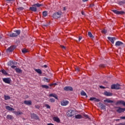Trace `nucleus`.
<instances>
[{
	"instance_id": "1",
	"label": "nucleus",
	"mask_w": 125,
	"mask_h": 125,
	"mask_svg": "<svg viewBox=\"0 0 125 125\" xmlns=\"http://www.w3.org/2000/svg\"><path fill=\"white\" fill-rule=\"evenodd\" d=\"M61 15H62V11H58L53 14V18L54 19H58V18H60V17H61Z\"/></svg>"
},
{
	"instance_id": "2",
	"label": "nucleus",
	"mask_w": 125,
	"mask_h": 125,
	"mask_svg": "<svg viewBox=\"0 0 125 125\" xmlns=\"http://www.w3.org/2000/svg\"><path fill=\"white\" fill-rule=\"evenodd\" d=\"M21 32L20 30H16L15 31V33H11L9 35V37L11 38H15L16 37H18L19 35H20Z\"/></svg>"
},
{
	"instance_id": "3",
	"label": "nucleus",
	"mask_w": 125,
	"mask_h": 125,
	"mask_svg": "<svg viewBox=\"0 0 125 125\" xmlns=\"http://www.w3.org/2000/svg\"><path fill=\"white\" fill-rule=\"evenodd\" d=\"M76 112L74 110L70 109L67 112V116L68 117H74Z\"/></svg>"
},
{
	"instance_id": "4",
	"label": "nucleus",
	"mask_w": 125,
	"mask_h": 125,
	"mask_svg": "<svg viewBox=\"0 0 125 125\" xmlns=\"http://www.w3.org/2000/svg\"><path fill=\"white\" fill-rule=\"evenodd\" d=\"M116 111L117 113H119V114H121V113H124V111H125V108H122L121 107H116Z\"/></svg>"
},
{
	"instance_id": "5",
	"label": "nucleus",
	"mask_w": 125,
	"mask_h": 125,
	"mask_svg": "<svg viewBox=\"0 0 125 125\" xmlns=\"http://www.w3.org/2000/svg\"><path fill=\"white\" fill-rule=\"evenodd\" d=\"M121 85L119 84H112L111 86V89H120Z\"/></svg>"
},
{
	"instance_id": "6",
	"label": "nucleus",
	"mask_w": 125,
	"mask_h": 125,
	"mask_svg": "<svg viewBox=\"0 0 125 125\" xmlns=\"http://www.w3.org/2000/svg\"><path fill=\"white\" fill-rule=\"evenodd\" d=\"M112 11L115 14H118V15L121 14V15L123 14H125V12L123 11H119L117 10H112Z\"/></svg>"
},
{
	"instance_id": "7",
	"label": "nucleus",
	"mask_w": 125,
	"mask_h": 125,
	"mask_svg": "<svg viewBox=\"0 0 125 125\" xmlns=\"http://www.w3.org/2000/svg\"><path fill=\"white\" fill-rule=\"evenodd\" d=\"M64 90L66 91H73V87L71 86H65L64 88Z\"/></svg>"
},
{
	"instance_id": "8",
	"label": "nucleus",
	"mask_w": 125,
	"mask_h": 125,
	"mask_svg": "<svg viewBox=\"0 0 125 125\" xmlns=\"http://www.w3.org/2000/svg\"><path fill=\"white\" fill-rule=\"evenodd\" d=\"M15 46H11L7 49V52H12L14 50Z\"/></svg>"
},
{
	"instance_id": "9",
	"label": "nucleus",
	"mask_w": 125,
	"mask_h": 125,
	"mask_svg": "<svg viewBox=\"0 0 125 125\" xmlns=\"http://www.w3.org/2000/svg\"><path fill=\"white\" fill-rule=\"evenodd\" d=\"M69 104V101H62L61 102L62 106H67Z\"/></svg>"
},
{
	"instance_id": "10",
	"label": "nucleus",
	"mask_w": 125,
	"mask_h": 125,
	"mask_svg": "<svg viewBox=\"0 0 125 125\" xmlns=\"http://www.w3.org/2000/svg\"><path fill=\"white\" fill-rule=\"evenodd\" d=\"M31 119H35V120H39V116L35 113H33L31 115Z\"/></svg>"
},
{
	"instance_id": "11",
	"label": "nucleus",
	"mask_w": 125,
	"mask_h": 125,
	"mask_svg": "<svg viewBox=\"0 0 125 125\" xmlns=\"http://www.w3.org/2000/svg\"><path fill=\"white\" fill-rule=\"evenodd\" d=\"M108 40H109V41H110V42H112V43L114 44V41H116V38L115 37H108L107 38Z\"/></svg>"
},
{
	"instance_id": "12",
	"label": "nucleus",
	"mask_w": 125,
	"mask_h": 125,
	"mask_svg": "<svg viewBox=\"0 0 125 125\" xmlns=\"http://www.w3.org/2000/svg\"><path fill=\"white\" fill-rule=\"evenodd\" d=\"M3 82L5 83H10V78H4L3 79Z\"/></svg>"
},
{
	"instance_id": "13",
	"label": "nucleus",
	"mask_w": 125,
	"mask_h": 125,
	"mask_svg": "<svg viewBox=\"0 0 125 125\" xmlns=\"http://www.w3.org/2000/svg\"><path fill=\"white\" fill-rule=\"evenodd\" d=\"M89 100L90 101H95V102H99V101H100L99 99H96V98H94V97L90 98Z\"/></svg>"
},
{
	"instance_id": "14",
	"label": "nucleus",
	"mask_w": 125,
	"mask_h": 125,
	"mask_svg": "<svg viewBox=\"0 0 125 125\" xmlns=\"http://www.w3.org/2000/svg\"><path fill=\"white\" fill-rule=\"evenodd\" d=\"M29 10L36 12L37 10V7H35L34 6H32V7H30Z\"/></svg>"
},
{
	"instance_id": "15",
	"label": "nucleus",
	"mask_w": 125,
	"mask_h": 125,
	"mask_svg": "<svg viewBox=\"0 0 125 125\" xmlns=\"http://www.w3.org/2000/svg\"><path fill=\"white\" fill-rule=\"evenodd\" d=\"M104 95H105V96H112L113 94L110 92L105 91Z\"/></svg>"
},
{
	"instance_id": "16",
	"label": "nucleus",
	"mask_w": 125,
	"mask_h": 125,
	"mask_svg": "<svg viewBox=\"0 0 125 125\" xmlns=\"http://www.w3.org/2000/svg\"><path fill=\"white\" fill-rule=\"evenodd\" d=\"M123 44H124V43L121 41H117L115 43L116 46H120L123 45Z\"/></svg>"
},
{
	"instance_id": "17",
	"label": "nucleus",
	"mask_w": 125,
	"mask_h": 125,
	"mask_svg": "<svg viewBox=\"0 0 125 125\" xmlns=\"http://www.w3.org/2000/svg\"><path fill=\"white\" fill-rule=\"evenodd\" d=\"M115 105H124V101L121 100L118 101L115 103Z\"/></svg>"
},
{
	"instance_id": "18",
	"label": "nucleus",
	"mask_w": 125,
	"mask_h": 125,
	"mask_svg": "<svg viewBox=\"0 0 125 125\" xmlns=\"http://www.w3.org/2000/svg\"><path fill=\"white\" fill-rule=\"evenodd\" d=\"M23 103L25 104V105H32V101L31 100L24 101Z\"/></svg>"
},
{
	"instance_id": "19",
	"label": "nucleus",
	"mask_w": 125,
	"mask_h": 125,
	"mask_svg": "<svg viewBox=\"0 0 125 125\" xmlns=\"http://www.w3.org/2000/svg\"><path fill=\"white\" fill-rule=\"evenodd\" d=\"M49 96L50 97H54L55 99H58V96L56 94H50Z\"/></svg>"
},
{
	"instance_id": "20",
	"label": "nucleus",
	"mask_w": 125,
	"mask_h": 125,
	"mask_svg": "<svg viewBox=\"0 0 125 125\" xmlns=\"http://www.w3.org/2000/svg\"><path fill=\"white\" fill-rule=\"evenodd\" d=\"M32 6H35L36 8L37 7H41V6H42V4L37 3H36V4H34L32 5Z\"/></svg>"
},
{
	"instance_id": "21",
	"label": "nucleus",
	"mask_w": 125,
	"mask_h": 125,
	"mask_svg": "<svg viewBox=\"0 0 125 125\" xmlns=\"http://www.w3.org/2000/svg\"><path fill=\"white\" fill-rule=\"evenodd\" d=\"M53 120H54V122H56L57 123H60V119L58 117H54Z\"/></svg>"
},
{
	"instance_id": "22",
	"label": "nucleus",
	"mask_w": 125,
	"mask_h": 125,
	"mask_svg": "<svg viewBox=\"0 0 125 125\" xmlns=\"http://www.w3.org/2000/svg\"><path fill=\"white\" fill-rule=\"evenodd\" d=\"M5 108L8 111H14V108L10 107L9 106H6Z\"/></svg>"
},
{
	"instance_id": "23",
	"label": "nucleus",
	"mask_w": 125,
	"mask_h": 125,
	"mask_svg": "<svg viewBox=\"0 0 125 125\" xmlns=\"http://www.w3.org/2000/svg\"><path fill=\"white\" fill-rule=\"evenodd\" d=\"M14 114H15L16 115V116H19V115H22V114H23V112H22V111H14Z\"/></svg>"
},
{
	"instance_id": "24",
	"label": "nucleus",
	"mask_w": 125,
	"mask_h": 125,
	"mask_svg": "<svg viewBox=\"0 0 125 125\" xmlns=\"http://www.w3.org/2000/svg\"><path fill=\"white\" fill-rule=\"evenodd\" d=\"M15 71L17 73H19V74H21V73H22V70L19 68H15Z\"/></svg>"
},
{
	"instance_id": "25",
	"label": "nucleus",
	"mask_w": 125,
	"mask_h": 125,
	"mask_svg": "<svg viewBox=\"0 0 125 125\" xmlns=\"http://www.w3.org/2000/svg\"><path fill=\"white\" fill-rule=\"evenodd\" d=\"M35 72H37L38 74H42V70H41L40 69H36L35 70Z\"/></svg>"
},
{
	"instance_id": "26",
	"label": "nucleus",
	"mask_w": 125,
	"mask_h": 125,
	"mask_svg": "<svg viewBox=\"0 0 125 125\" xmlns=\"http://www.w3.org/2000/svg\"><path fill=\"white\" fill-rule=\"evenodd\" d=\"M104 102H107V103H113L114 101H111L109 99H106V100H104Z\"/></svg>"
},
{
	"instance_id": "27",
	"label": "nucleus",
	"mask_w": 125,
	"mask_h": 125,
	"mask_svg": "<svg viewBox=\"0 0 125 125\" xmlns=\"http://www.w3.org/2000/svg\"><path fill=\"white\" fill-rule=\"evenodd\" d=\"M81 95H82V96H86V97H87V96H86V93L83 90L82 91Z\"/></svg>"
},
{
	"instance_id": "28",
	"label": "nucleus",
	"mask_w": 125,
	"mask_h": 125,
	"mask_svg": "<svg viewBox=\"0 0 125 125\" xmlns=\"http://www.w3.org/2000/svg\"><path fill=\"white\" fill-rule=\"evenodd\" d=\"M105 107H106V106H105V105H104V104H101V109L102 110H104V109H106Z\"/></svg>"
},
{
	"instance_id": "29",
	"label": "nucleus",
	"mask_w": 125,
	"mask_h": 125,
	"mask_svg": "<svg viewBox=\"0 0 125 125\" xmlns=\"http://www.w3.org/2000/svg\"><path fill=\"white\" fill-rule=\"evenodd\" d=\"M42 88H45L46 89H48V88H49V86H48L47 85H42Z\"/></svg>"
},
{
	"instance_id": "30",
	"label": "nucleus",
	"mask_w": 125,
	"mask_h": 125,
	"mask_svg": "<svg viewBox=\"0 0 125 125\" xmlns=\"http://www.w3.org/2000/svg\"><path fill=\"white\" fill-rule=\"evenodd\" d=\"M42 15L44 16V17H46L47 16V11H45L42 12Z\"/></svg>"
},
{
	"instance_id": "31",
	"label": "nucleus",
	"mask_w": 125,
	"mask_h": 125,
	"mask_svg": "<svg viewBox=\"0 0 125 125\" xmlns=\"http://www.w3.org/2000/svg\"><path fill=\"white\" fill-rule=\"evenodd\" d=\"M88 36L90 37L92 39H93L94 37L93 35H92V34L90 32H88Z\"/></svg>"
},
{
	"instance_id": "32",
	"label": "nucleus",
	"mask_w": 125,
	"mask_h": 125,
	"mask_svg": "<svg viewBox=\"0 0 125 125\" xmlns=\"http://www.w3.org/2000/svg\"><path fill=\"white\" fill-rule=\"evenodd\" d=\"M4 97L5 100H9V99H10V96H9L4 95Z\"/></svg>"
},
{
	"instance_id": "33",
	"label": "nucleus",
	"mask_w": 125,
	"mask_h": 125,
	"mask_svg": "<svg viewBox=\"0 0 125 125\" xmlns=\"http://www.w3.org/2000/svg\"><path fill=\"white\" fill-rule=\"evenodd\" d=\"M44 82H45L46 83H49L50 81V79L46 78H44Z\"/></svg>"
},
{
	"instance_id": "34",
	"label": "nucleus",
	"mask_w": 125,
	"mask_h": 125,
	"mask_svg": "<svg viewBox=\"0 0 125 125\" xmlns=\"http://www.w3.org/2000/svg\"><path fill=\"white\" fill-rule=\"evenodd\" d=\"M82 115L80 114L75 116V119H82Z\"/></svg>"
},
{
	"instance_id": "35",
	"label": "nucleus",
	"mask_w": 125,
	"mask_h": 125,
	"mask_svg": "<svg viewBox=\"0 0 125 125\" xmlns=\"http://www.w3.org/2000/svg\"><path fill=\"white\" fill-rule=\"evenodd\" d=\"M13 117H12V116L11 115H7V119H8V120H12Z\"/></svg>"
},
{
	"instance_id": "36",
	"label": "nucleus",
	"mask_w": 125,
	"mask_h": 125,
	"mask_svg": "<svg viewBox=\"0 0 125 125\" xmlns=\"http://www.w3.org/2000/svg\"><path fill=\"white\" fill-rule=\"evenodd\" d=\"M49 101H50V102H51V103H54V102H55V99L51 98L49 99Z\"/></svg>"
},
{
	"instance_id": "37",
	"label": "nucleus",
	"mask_w": 125,
	"mask_h": 125,
	"mask_svg": "<svg viewBox=\"0 0 125 125\" xmlns=\"http://www.w3.org/2000/svg\"><path fill=\"white\" fill-rule=\"evenodd\" d=\"M27 52H28V50L26 49H23V50H22V53H27Z\"/></svg>"
},
{
	"instance_id": "38",
	"label": "nucleus",
	"mask_w": 125,
	"mask_h": 125,
	"mask_svg": "<svg viewBox=\"0 0 125 125\" xmlns=\"http://www.w3.org/2000/svg\"><path fill=\"white\" fill-rule=\"evenodd\" d=\"M100 68H105V64H101L99 65Z\"/></svg>"
},
{
	"instance_id": "39",
	"label": "nucleus",
	"mask_w": 125,
	"mask_h": 125,
	"mask_svg": "<svg viewBox=\"0 0 125 125\" xmlns=\"http://www.w3.org/2000/svg\"><path fill=\"white\" fill-rule=\"evenodd\" d=\"M1 72L2 74H4V75H6L7 74L6 71L3 69L1 70Z\"/></svg>"
},
{
	"instance_id": "40",
	"label": "nucleus",
	"mask_w": 125,
	"mask_h": 125,
	"mask_svg": "<svg viewBox=\"0 0 125 125\" xmlns=\"http://www.w3.org/2000/svg\"><path fill=\"white\" fill-rule=\"evenodd\" d=\"M45 106L47 109H50V106L48 105V104H45Z\"/></svg>"
},
{
	"instance_id": "41",
	"label": "nucleus",
	"mask_w": 125,
	"mask_h": 125,
	"mask_svg": "<svg viewBox=\"0 0 125 125\" xmlns=\"http://www.w3.org/2000/svg\"><path fill=\"white\" fill-rule=\"evenodd\" d=\"M102 34H106V33H107V30L104 29L102 31Z\"/></svg>"
},
{
	"instance_id": "42",
	"label": "nucleus",
	"mask_w": 125,
	"mask_h": 125,
	"mask_svg": "<svg viewBox=\"0 0 125 125\" xmlns=\"http://www.w3.org/2000/svg\"><path fill=\"white\" fill-rule=\"evenodd\" d=\"M18 9H19V10H23V9H24V8H23L22 7H19L18 8Z\"/></svg>"
},
{
	"instance_id": "43",
	"label": "nucleus",
	"mask_w": 125,
	"mask_h": 125,
	"mask_svg": "<svg viewBox=\"0 0 125 125\" xmlns=\"http://www.w3.org/2000/svg\"><path fill=\"white\" fill-rule=\"evenodd\" d=\"M35 107L36 108V109H40V107L39 105H35Z\"/></svg>"
},
{
	"instance_id": "44",
	"label": "nucleus",
	"mask_w": 125,
	"mask_h": 125,
	"mask_svg": "<svg viewBox=\"0 0 125 125\" xmlns=\"http://www.w3.org/2000/svg\"><path fill=\"white\" fill-rule=\"evenodd\" d=\"M8 65L9 66H11V65H12V62H8Z\"/></svg>"
},
{
	"instance_id": "45",
	"label": "nucleus",
	"mask_w": 125,
	"mask_h": 125,
	"mask_svg": "<svg viewBox=\"0 0 125 125\" xmlns=\"http://www.w3.org/2000/svg\"><path fill=\"white\" fill-rule=\"evenodd\" d=\"M7 2H13V0H5Z\"/></svg>"
},
{
	"instance_id": "46",
	"label": "nucleus",
	"mask_w": 125,
	"mask_h": 125,
	"mask_svg": "<svg viewBox=\"0 0 125 125\" xmlns=\"http://www.w3.org/2000/svg\"><path fill=\"white\" fill-rule=\"evenodd\" d=\"M61 48H62V49H66V47L63 46V45H61Z\"/></svg>"
},
{
	"instance_id": "47",
	"label": "nucleus",
	"mask_w": 125,
	"mask_h": 125,
	"mask_svg": "<svg viewBox=\"0 0 125 125\" xmlns=\"http://www.w3.org/2000/svg\"><path fill=\"white\" fill-rule=\"evenodd\" d=\"M120 119L121 120H125V116H122L120 117Z\"/></svg>"
},
{
	"instance_id": "48",
	"label": "nucleus",
	"mask_w": 125,
	"mask_h": 125,
	"mask_svg": "<svg viewBox=\"0 0 125 125\" xmlns=\"http://www.w3.org/2000/svg\"><path fill=\"white\" fill-rule=\"evenodd\" d=\"M80 70V67H77L76 68V70L78 71V72H79Z\"/></svg>"
},
{
	"instance_id": "49",
	"label": "nucleus",
	"mask_w": 125,
	"mask_h": 125,
	"mask_svg": "<svg viewBox=\"0 0 125 125\" xmlns=\"http://www.w3.org/2000/svg\"><path fill=\"white\" fill-rule=\"evenodd\" d=\"M17 66H16V65H12L11 66V68H12L13 69H14V68H16Z\"/></svg>"
},
{
	"instance_id": "50",
	"label": "nucleus",
	"mask_w": 125,
	"mask_h": 125,
	"mask_svg": "<svg viewBox=\"0 0 125 125\" xmlns=\"http://www.w3.org/2000/svg\"><path fill=\"white\" fill-rule=\"evenodd\" d=\"M63 11H66V10H67V9H66V7H63Z\"/></svg>"
},
{
	"instance_id": "51",
	"label": "nucleus",
	"mask_w": 125,
	"mask_h": 125,
	"mask_svg": "<svg viewBox=\"0 0 125 125\" xmlns=\"http://www.w3.org/2000/svg\"><path fill=\"white\" fill-rule=\"evenodd\" d=\"M82 39H83V37H82V36H80L79 38V42L82 40Z\"/></svg>"
},
{
	"instance_id": "52",
	"label": "nucleus",
	"mask_w": 125,
	"mask_h": 125,
	"mask_svg": "<svg viewBox=\"0 0 125 125\" xmlns=\"http://www.w3.org/2000/svg\"><path fill=\"white\" fill-rule=\"evenodd\" d=\"M100 88H103V89L105 88V87H104L103 86H101V85L100 86Z\"/></svg>"
},
{
	"instance_id": "53",
	"label": "nucleus",
	"mask_w": 125,
	"mask_h": 125,
	"mask_svg": "<svg viewBox=\"0 0 125 125\" xmlns=\"http://www.w3.org/2000/svg\"><path fill=\"white\" fill-rule=\"evenodd\" d=\"M42 67H44V68H47V65L45 64V65H44Z\"/></svg>"
},
{
	"instance_id": "54",
	"label": "nucleus",
	"mask_w": 125,
	"mask_h": 125,
	"mask_svg": "<svg viewBox=\"0 0 125 125\" xmlns=\"http://www.w3.org/2000/svg\"><path fill=\"white\" fill-rule=\"evenodd\" d=\"M49 85H50V86H52L53 85H54V84H53V83L50 84Z\"/></svg>"
},
{
	"instance_id": "55",
	"label": "nucleus",
	"mask_w": 125,
	"mask_h": 125,
	"mask_svg": "<svg viewBox=\"0 0 125 125\" xmlns=\"http://www.w3.org/2000/svg\"><path fill=\"white\" fill-rule=\"evenodd\" d=\"M82 15H84V13L82 11Z\"/></svg>"
},
{
	"instance_id": "56",
	"label": "nucleus",
	"mask_w": 125,
	"mask_h": 125,
	"mask_svg": "<svg viewBox=\"0 0 125 125\" xmlns=\"http://www.w3.org/2000/svg\"><path fill=\"white\" fill-rule=\"evenodd\" d=\"M83 0V1H84V2H85V1H87L88 0Z\"/></svg>"
},
{
	"instance_id": "57",
	"label": "nucleus",
	"mask_w": 125,
	"mask_h": 125,
	"mask_svg": "<svg viewBox=\"0 0 125 125\" xmlns=\"http://www.w3.org/2000/svg\"><path fill=\"white\" fill-rule=\"evenodd\" d=\"M123 106H125V102L124 101Z\"/></svg>"
},
{
	"instance_id": "58",
	"label": "nucleus",
	"mask_w": 125,
	"mask_h": 125,
	"mask_svg": "<svg viewBox=\"0 0 125 125\" xmlns=\"http://www.w3.org/2000/svg\"><path fill=\"white\" fill-rule=\"evenodd\" d=\"M116 122L118 121H120V119H116Z\"/></svg>"
},
{
	"instance_id": "59",
	"label": "nucleus",
	"mask_w": 125,
	"mask_h": 125,
	"mask_svg": "<svg viewBox=\"0 0 125 125\" xmlns=\"http://www.w3.org/2000/svg\"><path fill=\"white\" fill-rule=\"evenodd\" d=\"M0 39H2V37L0 36Z\"/></svg>"
},
{
	"instance_id": "60",
	"label": "nucleus",
	"mask_w": 125,
	"mask_h": 125,
	"mask_svg": "<svg viewBox=\"0 0 125 125\" xmlns=\"http://www.w3.org/2000/svg\"><path fill=\"white\" fill-rule=\"evenodd\" d=\"M44 26H45V27H46V26H47V25H44Z\"/></svg>"
},
{
	"instance_id": "61",
	"label": "nucleus",
	"mask_w": 125,
	"mask_h": 125,
	"mask_svg": "<svg viewBox=\"0 0 125 125\" xmlns=\"http://www.w3.org/2000/svg\"><path fill=\"white\" fill-rule=\"evenodd\" d=\"M120 125H124V124H120Z\"/></svg>"
}]
</instances>
